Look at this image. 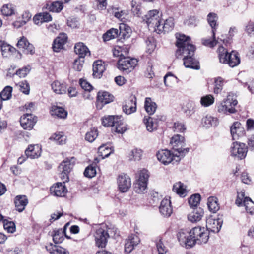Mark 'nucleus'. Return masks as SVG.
Here are the masks:
<instances>
[{"label": "nucleus", "mask_w": 254, "mask_h": 254, "mask_svg": "<svg viewBox=\"0 0 254 254\" xmlns=\"http://www.w3.org/2000/svg\"><path fill=\"white\" fill-rule=\"evenodd\" d=\"M131 5L132 7V12L134 13V15H136L137 16H139L141 13V8L140 5L137 3L136 1L132 0L131 2Z\"/></svg>", "instance_id": "58"}, {"label": "nucleus", "mask_w": 254, "mask_h": 254, "mask_svg": "<svg viewBox=\"0 0 254 254\" xmlns=\"http://www.w3.org/2000/svg\"><path fill=\"white\" fill-rule=\"evenodd\" d=\"M119 31L117 29L112 28L107 31L103 35V38L105 41H108L112 39L117 37Z\"/></svg>", "instance_id": "47"}, {"label": "nucleus", "mask_w": 254, "mask_h": 254, "mask_svg": "<svg viewBox=\"0 0 254 254\" xmlns=\"http://www.w3.org/2000/svg\"><path fill=\"white\" fill-rule=\"evenodd\" d=\"M1 51L3 56L7 57L8 54L13 52L15 49L7 43H2L0 45Z\"/></svg>", "instance_id": "53"}, {"label": "nucleus", "mask_w": 254, "mask_h": 254, "mask_svg": "<svg viewBox=\"0 0 254 254\" xmlns=\"http://www.w3.org/2000/svg\"><path fill=\"white\" fill-rule=\"evenodd\" d=\"M113 131L118 133H123L126 130L127 128L125 125H124L120 118L118 117V119L117 120L116 124H115L114 128H112Z\"/></svg>", "instance_id": "44"}, {"label": "nucleus", "mask_w": 254, "mask_h": 254, "mask_svg": "<svg viewBox=\"0 0 254 254\" xmlns=\"http://www.w3.org/2000/svg\"><path fill=\"white\" fill-rule=\"evenodd\" d=\"M51 87L53 91L57 94H62L66 93V87L65 85L58 81L53 82L51 84Z\"/></svg>", "instance_id": "37"}, {"label": "nucleus", "mask_w": 254, "mask_h": 254, "mask_svg": "<svg viewBox=\"0 0 254 254\" xmlns=\"http://www.w3.org/2000/svg\"><path fill=\"white\" fill-rule=\"evenodd\" d=\"M246 197H245V193L243 192H238L237 199L235 201L238 206H243V201Z\"/></svg>", "instance_id": "64"}, {"label": "nucleus", "mask_w": 254, "mask_h": 254, "mask_svg": "<svg viewBox=\"0 0 254 254\" xmlns=\"http://www.w3.org/2000/svg\"><path fill=\"white\" fill-rule=\"evenodd\" d=\"M64 232L65 230L62 229H57L53 231L52 236L53 240L55 244L61 243L64 240Z\"/></svg>", "instance_id": "40"}, {"label": "nucleus", "mask_w": 254, "mask_h": 254, "mask_svg": "<svg viewBox=\"0 0 254 254\" xmlns=\"http://www.w3.org/2000/svg\"><path fill=\"white\" fill-rule=\"evenodd\" d=\"M176 45L178 48L176 56L178 58L183 56L184 65L187 68L199 69L198 62L193 57L195 47L190 43V38L183 34H176Z\"/></svg>", "instance_id": "1"}, {"label": "nucleus", "mask_w": 254, "mask_h": 254, "mask_svg": "<svg viewBox=\"0 0 254 254\" xmlns=\"http://www.w3.org/2000/svg\"><path fill=\"white\" fill-rule=\"evenodd\" d=\"M50 139L54 140L57 144L63 145L65 143L66 137L63 132H59L54 134Z\"/></svg>", "instance_id": "42"}, {"label": "nucleus", "mask_w": 254, "mask_h": 254, "mask_svg": "<svg viewBox=\"0 0 254 254\" xmlns=\"http://www.w3.org/2000/svg\"><path fill=\"white\" fill-rule=\"evenodd\" d=\"M204 215V211L201 207L192 209L188 215V220L192 222H196L201 220Z\"/></svg>", "instance_id": "23"}, {"label": "nucleus", "mask_w": 254, "mask_h": 254, "mask_svg": "<svg viewBox=\"0 0 254 254\" xmlns=\"http://www.w3.org/2000/svg\"><path fill=\"white\" fill-rule=\"evenodd\" d=\"M45 247L47 251L51 254H69V252L65 248L52 243H50Z\"/></svg>", "instance_id": "29"}, {"label": "nucleus", "mask_w": 254, "mask_h": 254, "mask_svg": "<svg viewBox=\"0 0 254 254\" xmlns=\"http://www.w3.org/2000/svg\"><path fill=\"white\" fill-rule=\"evenodd\" d=\"M214 102V98L212 95H207L201 98L200 103L202 106L208 107Z\"/></svg>", "instance_id": "51"}, {"label": "nucleus", "mask_w": 254, "mask_h": 254, "mask_svg": "<svg viewBox=\"0 0 254 254\" xmlns=\"http://www.w3.org/2000/svg\"><path fill=\"white\" fill-rule=\"evenodd\" d=\"M96 174V169L95 166L90 165L87 167L84 171V175L86 177L91 178L94 177Z\"/></svg>", "instance_id": "54"}, {"label": "nucleus", "mask_w": 254, "mask_h": 254, "mask_svg": "<svg viewBox=\"0 0 254 254\" xmlns=\"http://www.w3.org/2000/svg\"><path fill=\"white\" fill-rule=\"evenodd\" d=\"M50 112L52 116H56L61 119H65L67 115V112L64 108L56 106H52Z\"/></svg>", "instance_id": "31"}, {"label": "nucleus", "mask_w": 254, "mask_h": 254, "mask_svg": "<svg viewBox=\"0 0 254 254\" xmlns=\"http://www.w3.org/2000/svg\"><path fill=\"white\" fill-rule=\"evenodd\" d=\"M51 193L58 197H64L67 192V189L64 184L57 183L50 188Z\"/></svg>", "instance_id": "19"}, {"label": "nucleus", "mask_w": 254, "mask_h": 254, "mask_svg": "<svg viewBox=\"0 0 254 254\" xmlns=\"http://www.w3.org/2000/svg\"><path fill=\"white\" fill-rule=\"evenodd\" d=\"M114 99V96L106 91L99 92L97 97V108L101 109L105 104L110 103Z\"/></svg>", "instance_id": "14"}, {"label": "nucleus", "mask_w": 254, "mask_h": 254, "mask_svg": "<svg viewBox=\"0 0 254 254\" xmlns=\"http://www.w3.org/2000/svg\"><path fill=\"white\" fill-rule=\"evenodd\" d=\"M144 108L149 115H153L156 110L157 105L155 102L152 101L150 98L147 97L145 101Z\"/></svg>", "instance_id": "36"}, {"label": "nucleus", "mask_w": 254, "mask_h": 254, "mask_svg": "<svg viewBox=\"0 0 254 254\" xmlns=\"http://www.w3.org/2000/svg\"><path fill=\"white\" fill-rule=\"evenodd\" d=\"M174 19L169 17L163 23L160 22L158 28H157V33L160 34L162 32H168L171 31L174 27Z\"/></svg>", "instance_id": "25"}, {"label": "nucleus", "mask_w": 254, "mask_h": 254, "mask_svg": "<svg viewBox=\"0 0 254 254\" xmlns=\"http://www.w3.org/2000/svg\"><path fill=\"white\" fill-rule=\"evenodd\" d=\"M136 59H131L128 57L121 58L118 60V68L126 73L132 71L137 64Z\"/></svg>", "instance_id": "6"}, {"label": "nucleus", "mask_w": 254, "mask_h": 254, "mask_svg": "<svg viewBox=\"0 0 254 254\" xmlns=\"http://www.w3.org/2000/svg\"><path fill=\"white\" fill-rule=\"evenodd\" d=\"M142 155V151L140 149L133 148L131 150L127 155L130 161H139Z\"/></svg>", "instance_id": "39"}, {"label": "nucleus", "mask_w": 254, "mask_h": 254, "mask_svg": "<svg viewBox=\"0 0 254 254\" xmlns=\"http://www.w3.org/2000/svg\"><path fill=\"white\" fill-rule=\"evenodd\" d=\"M140 242V239L135 234L129 235L126 240L125 244V251L127 253H130L134 249V247L137 245Z\"/></svg>", "instance_id": "17"}, {"label": "nucleus", "mask_w": 254, "mask_h": 254, "mask_svg": "<svg viewBox=\"0 0 254 254\" xmlns=\"http://www.w3.org/2000/svg\"><path fill=\"white\" fill-rule=\"evenodd\" d=\"M231 134L233 140H238L245 134V130L239 122H234L230 127Z\"/></svg>", "instance_id": "16"}, {"label": "nucleus", "mask_w": 254, "mask_h": 254, "mask_svg": "<svg viewBox=\"0 0 254 254\" xmlns=\"http://www.w3.org/2000/svg\"><path fill=\"white\" fill-rule=\"evenodd\" d=\"M207 206L209 211L212 213H216L220 208L218 199L214 196H210L208 198Z\"/></svg>", "instance_id": "35"}, {"label": "nucleus", "mask_w": 254, "mask_h": 254, "mask_svg": "<svg viewBox=\"0 0 254 254\" xmlns=\"http://www.w3.org/2000/svg\"><path fill=\"white\" fill-rule=\"evenodd\" d=\"M156 247L159 254H165L167 252V248L164 245L161 239L156 243Z\"/></svg>", "instance_id": "60"}, {"label": "nucleus", "mask_w": 254, "mask_h": 254, "mask_svg": "<svg viewBox=\"0 0 254 254\" xmlns=\"http://www.w3.org/2000/svg\"><path fill=\"white\" fill-rule=\"evenodd\" d=\"M148 178L149 174L147 170L143 169L140 171L139 178L133 185L134 191L136 192L144 193V191L147 189Z\"/></svg>", "instance_id": "7"}, {"label": "nucleus", "mask_w": 254, "mask_h": 254, "mask_svg": "<svg viewBox=\"0 0 254 254\" xmlns=\"http://www.w3.org/2000/svg\"><path fill=\"white\" fill-rule=\"evenodd\" d=\"M117 184L119 190L122 192L128 191L131 185V180L127 174H122L118 176Z\"/></svg>", "instance_id": "13"}, {"label": "nucleus", "mask_w": 254, "mask_h": 254, "mask_svg": "<svg viewBox=\"0 0 254 254\" xmlns=\"http://www.w3.org/2000/svg\"><path fill=\"white\" fill-rule=\"evenodd\" d=\"M238 101L235 94L230 92L226 98L217 104V111L220 113L224 114H230L236 112L234 106L237 105Z\"/></svg>", "instance_id": "3"}, {"label": "nucleus", "mask_w": 254, "mask_h": 254, "mask_svg": "<svg viewBox=\"0 0 254 254\" xmlns=\"http://www.w3.org/2000/svg\"><path fill=\"white\" fill-rule=\"evenodd\" d=\"M112 152V149L106 144L101 145L98 148V153L99 156L101 157L102 159L108 157Z\"/></svg>", "instance_id": "43"}, {"label": "nucleus", "mask_w": 254, "mask_h": 254, "mask_svg": "<svg viewBox=\"0 0 254 254\" xmlns=\"http://www.w3.org/2000/svg\"><path fill=\"white\" fill-rule=\"evenodd\" d=\"M123 109L127 114H130L136 110V99L134 96H131L126 100Z\"/></svg>", "instance_id": "21"}, {"label": "nucleus", "mask_w": 254, "mask_h": 254, "mask_svg": "<svg viewBox=\"0 0 254 254\" xmlns=\"http://www.w3.org/2000/svg\"><path fill=\"white\" fill-rule=\"evenodd\" d=\"M105 230L108 234V238L110 237H115L119 235V231L115 226L107 227V229Z\"/></svg>", "instance_id": "62"}, {"label": "nucleus", "mask_w": 254, "mask_h": 254, "mask_svg": "<svg viewBox=\"0 0 254 254\" xmlns=\"http://www.w3.org/2000/svg\"><path fill=\"white\" fill-rule=\"evenodd\" d=\"M201 196L199 194H195L191 195L189 199V204L190 207L193 209L198 207L197 206L199 204Z\"/></svg>", "instance_id": "46"}, {"label": "nucleus", "mask_w": 254, "mask_h": 254, "mask_svg": "<svg viewBox=\"0 0 254 254\" xmlns=\"http://www.w3.org/2000/svg\"><path fill=\"white\" fill-rule=\"evenodd\" d=\"M202 123L203 126L206 127H209L211 126H216L218 125V119L210 115H206L202 119Z\"/></svg>", "instance_id": "34"}, {"label": "nucleus", "mask_w": 254, "mask_h": 254, "mask_svg": "<svg viewBox=\"0 0 254 254\" xmlns=\"http://www.w3.org/2000/svg\"><path fill=\"white\" fill-rule=\"evenodd\" d=\"M63 2L59 1H56L52 2L49 7L50 11L54 12H60L63 8Z\"/></svg>", "instance_id": "50"}, {"label": "nucleus", "mask_w": 254, "mask_h": 254, "mask_svg": "<svg viewBox=\"0 0 254 254\" xmlns=\"http://www.w3.org/2000/svg\"><path fill=\"white\" fill-rule=\"evenodd\" d=\"M217 19L218 17L217 14L214 13H209L207 15V21L212 28V36L214 38H215L216 27L218 25Z\"/></svg>", "instance_id": "32"}, {"label": "nucleus", "mask_w": 254, "mask_h": 254, "mask_svg": "<svg viewBox=\"0 0 254 254\" xmlns=\"http://www.w3.org/2000/svg\"><path fill=\"white\" fill-rule=\"evenodd\" d=\"M98 135V133L97 129H91L90 131L86 133L85 139L90 142H92L97 138Z\"/></svg>", "instance_id": "55"}, {"label": "nucleus", "mask_w": 254, "mask_h": 254, "mask_svg": "<svg viewBox=\"0 0 254 254\" xmlns=\"http://www.w3.org/2000/svg\"><path fill=\"white\" fill-rule=\"evenodd\" d=\"M220 62L224 64H228L230 67H234L240 64V58L238 52L232 51L228 54H220Z\"/></svg>", "instance_id": "8"}, {"label": "nucleus", "mask_w": 254, "mask_h": 254, "mask_svg": "<svg viewBox=\"0 0 254 254\" xmlns=\"http://www.w3.org/2000/svg\"><path fill=\"white\" fill-rule=\"evenodd\" d=\"M3 227L4 229L8 233H12L15 231V225L13 222L4 220L3 221Z\"/></svg>", "instance_id": "57"}, {"label": "nucleus", "mask_w": 254, "mask_h": 254, "mask_svg": "<svg viewBox=\"0 0 254 254\" xmlns=\"http://www.w3.org/2000/svg\"><path fill=\"white\" fill-rule=\"evenodd\" d=\"M105 70V67L101 61H97L93 64V75L100 78L103 72Z\"/></svg>", "instance_id": "30"}, {"label": "nucleus", "mask_w": 254, "mask_h": 254, "mask_svg": "<svg viewBox=\"0 0 254 254\" xmlns=\"http://www.w3.org/2000/svg\"><path fill=\"white\" fill-rule=\"evenodd\" d=\"M180 245L186 248H190L195 244H206L209 239V232L204 227H196L189 231L182 229L177 234Z\"/></svg>", "instance_id": "2"}, {"label": "nucleus", "mask_w": 254, "mask_h": 254, "mask_svg": "<svg viewBox=\"0 0 254 254\" xmlns=\"http://www.w3.org/2000/svg\"><path fill=\"white\" fill-rule=\"evenodd\" d=\"M15 9L11 4L4 5L1 8V12L3 15L9 16L14 14Z\"/></svg>", "instance_id": "48"}, {"label": "nucleus", "mask_w": 254, "mask_h": 254, "mask_svg": "<svg viewBox=\"0 0 254 254\" xmlns=\"http://www.w3.org/2000/svg\"><path fill=\"white\" fill-rule=\"evenodd\" d=\"M76 159L72 157L69 158H66L63 161L59 166V170L60 172H70L73 169Z\"/></svg>", "instance_id": "22"}, {"label": "nucleus", "mask_w": 254, "mask_h": 254, "mask_svg": "<svg viewBox=\"0 0 254 254\" xmlns=\"http://www.w3.org/2000/svg\"><path fill=\"white\" fill-rule=\"evenodd\" d=\"M12 88L10 86H6L0 94L1 98L5 101L9 100L11 97Z\"/></svg>", "instance_id": "52"}, {"label": "nucleus", "mask_w": 254, "mask_h": 254, "mask_svg": "<svg viewBox=\"0 0 254 254\" xmlns=\"http://www.w3.org/2000/svg\"><path fill=\"white\" fill-rule=\"evenodd\" d=\"M176 77L171 73L166 74L164 77V82L166 86H171L172 83L176 81Z\"/></svg>", "instance_id": "56"}, {"label": "nucleus", "mask_w": 254, "mask_h": 254, "mask_svg": "<svg viewBox=\"0 0 254 254\" xmlns=\"http://www.w3.org/2000/svg\"><path fill=\"white\" fill-rule=\"evenodd\" d=\"M170 144L173 149L176 152V162L179 161L181 157H183L189 151V148H184L185 146V138L180 135H174L171 139Z\"/></svg>", "instance_id": "4"}, {"label": "nucleus", "mask_w": 254, "mask_h": 254, "mask_svg": "<svg viewBox=\"0 0 254 254\" xmlns=\"http://www.w3.org/2000/svg\"><path fill=\"white\" fill-rule=\"evenodd\" d=\"M158 160L164 165H167L174 160L176 161V153H172L170 151L167 149L161 150L158 151L156 154Z\"/></svg>", "instance_id": "10"}, {"label": "nucleus", "mask_w": 254, "mask_h": 254, "mask_svg": "<svg viewBox=\"0 0 254 254\" xmlns=\"http://www.w3.org/2000/svg\"><path fill=\"white\" fill-rule=\"evenodd\" d=\"M144 21L146 22L150 30L157 32V28L161 21L159 11L158 10L149 11L145 16Z\"/></svg>", "instance_id": "5"}, {"label": "nucleus", "mask_w": 254, "mask_h": 254, "mask_svg": "<svg viewBox=\"0 0 254 254\" xmlns=\"http://www.w3.org/2000/svg\"><path fill=\"white\" fill-rule=\"evenodd\" d=\"M160 213L164 217H169L172 213L173 209L170 199L164 198L161 202L159 207Z\"/></svg>", "instance_id": "20"}, {"label": "nucleus", "mask_w": 254, "mask_h": 254, "mask_svg": "<svg viewBox=\"0 0 254 254\" xmlns=\"http://www.w3.org/2000/svg\"><path fill=\"white\" fill-rule=\"evenodd\" d=\"M95 244L98 248H105L107 244L108 234L102 228L97 229L94 235Z\"/></svg>", "instance_id": "11"}, {"label": "nucleus", "mask_w": 254, "mask_h": 254, "mask_svg": "<svg viewBox=\"0 0 254 254\" xmlns=\"http://www.w3.org/2000/svg\"><path fill=\"white\" fill-rule=\"evenodd\" d=\"M84 62L83 58H79L75 60L73 63V68L77 71H80L82 69Z\"/></svg>", "instance_id": "59"}, {"label": "nucleus", "mask_w": 254, "mask_h": 254, "mask_svg": "<svg viewBox=\"0 0 254 254\" xmlns=\"http://www.w3.org/2000/svg\"><path fill=\"white\" fill-rule=\"evenodd\" d=\"M247 151L245 144L237 141L232 143L230 148L231 155L240 160L246 157Z\"/></svg>", "instance_id": "9"}, {"label": "nucleus", "mask_w": 254, "mask_h": 254, "mask_svg": "<svg viewBox=\"0 0 254 254\" xmlns=\"http://www.w3.org/2000/svg\"><path fill=\"white\" fill-rule=\"evenodd\" d=\"M173 190L182 197H185L188 192L186 186L181 182H177L174 185Z\"/></svg>", "instance_id": "33"}, {"label": "nucleus", "mask_w": 254, "mask_h": 254, "mask_svg": "<svg viewBox=\"0 0 254 254\" xmlns=\"http://www.w3.org/2000/svg\"><path fill=\"white\" fill-rule=\"evenodd\" d=\"M19 90L25 94H29L30 86L26 81H22L19 83Z\"/></svg>", "instance_id": "61"}, {"label": "nucleus", "mask_w": 254, "mask_h": 254, "mask_svg": "<svg viewBox=\"0 0 254 254\" xmlns=\"http://www.w3.org/2000/svg\"><path fill=\"white\" fill-rule=\"evenodd\" d=\"M222 222L219 219L209 218L206 221L207 229H209L214 233L219 232L222 226Z\"/></svg>", "instance_id": "28"}, {"label": "nucleus", "mask_w": 254, "mask_h": 254, "mask_svg": "<svg viewBox=\"0 0 254 254\" xmlns=\"http://www.w3.org/2000/svg\"><path fill=\"white\" fill-rule=\"evenodd\" d=\"M243 206L245 207L246 211L251 214H254V202L250 197L245 198Z\"/></svg>", "instance_id": "45"}, {"label": "nucleus", "mask_w": 254, "mask_h": 254, "mask_svg": "<svg viewBox=\"0 0 254 254\" xmlns=\"http://www.w3.org/2000/svg\"><path fill=\"white\" fill-rule=\"evenodd\" d=\"M28 203V200L25 195H17L14 199L15 209L19 212L24 211Z\"/></svg>", "instance_id": "24"}, {"label": "nucleus", "mask_w": 254, "mask_h": 254, "mask_svg": "<svg viewBox=\"0 0 254 254\" xmlns=\"http://www.w3.org/2000/svg\"><path fill=\"white\" fill-rule=\"evenodd\" d=\"M79 84L81 88L85 91H90L93 89L92 86L84 79H80Z\"/></svg>", "instance_id": "63"}, {"label": "nucleus", "mask_w": 254, "mask_h": 254, "mask_svg": "<svg viewBox=\"0 0 254 254\" xmlns=\"http://www.w3.org/2000/svg\"><path fill=\"white\" fill-rule=\"evenodd\" d=\"M74 52L79 56L80 58H84L87 55H90V52L88 47L82 42H78L75 44Z\"/></svg>", "instance_id": "27"}, {"label": "nucleus", "mask_w": 254, "mask_h": 254, "mask_svg": "<svg viewBox=\"0 0 254 254\" xmlns=\"http://www.w3.org/2000/svg\"><path fill=\"white\" fill-rule=\"evenodd\" d=\"M41 149L39 145H30L28 146L25 151L26 155L31 159H35L38 158L41 152Z\"/></svg>", "instance_id": "26"}, {"label": "nucleus", "mask_w": 254, "mask_h": 254, "mask_svg": "<svg viewBox=\"0 0 254 254\" xmlns=\"http://www.w3.org/2000/svg\"><path fill=\"white\" fill-rule=\"evenodd\" d=\"M17 47L22 50L26 54L33 55L35 53V48L32 44H30L27 38L23 36L18 40L17 43Z\"/></svg>", "instance_id": "15"}, {"label": "nucleus", "mask_w": 254, "mask_h": 254, "mask_svg": "<svg viewBox=\"0 0 254 254\" xmlns=\"http://www.w3.org/2000/svg\"><path fill=\"white\" fill-rule=\"evenodd\" d=\"M67 36L65 33L59 35L53 41L52 48L55 52H59L64 48V44L67 42Z\"/></svg>", "instance_id": "18"}, {"label": "nucleus", "mask_w": 254, "mask_h": 254, "mask_svg": "<svg viewBox=\"0 0 254 254\" xmlns=\"http://www.w3.org/2000/svg\"><path fill=\"white\" fill-rule=\"evenodd\" d=\"M143 123L147 130L149 132H152L157 128V123L153 121L151 117L145 116L143 119Z\"/></svg>", "instance_id": "38"}, {"label": "nucleus", "mask_w": 254, "mask_h": 254, "mask_svg": "<svg viewBox=\"0 0 254 254\" xmlns=\"http://www.w3.org/2000/svg\"><path fill=\"white\" fill-rule=\"evenodd\" d=\"M118 119V116H108L102 118V125L105 127H112L114 128V126L117 120Z\"/></svg>", "instance_id": "41"}, {"label": "nucleus", "mask_w": 254, "mask_h": 254, "mask_svg": "<svg viewBox=\"0 0 254 254\" xmlns=\"http://www.w3.org/2000/svg\"><path fill=\"white\" fill-rule=\"evenodd\" d=\"M224 85V80L222 78L218 77L215 79L214 81V93L215 94L220 93Z\"/></svg>", "instance_id": "49"}, {"label": "nucleus", "mask_w": 254, "mask_h": 254, "mask_svg": "<svg viewBox=\"0 0 254 254\" xmlns=\"http://www.w3.org/2000/svg\"><path fill=\"white\" fill-rule=\"evenodd\" d=\"M20 122L24 129L31 130L37 122V117L31 114H26L21 117Z\"/></svg>", "instance_id": "12"}]
</instances>
